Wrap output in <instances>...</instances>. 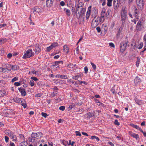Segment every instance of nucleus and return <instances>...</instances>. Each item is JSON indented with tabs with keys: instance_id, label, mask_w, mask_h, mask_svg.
Listing matches in <instances>:
<instances>
[{
	"instance_id": "nucleus-49",
	"label": "nucleus",
	"mask_w": 146,
	"mask_h": 146,
	"mask_svg": "<svg viewBox=\"0 0 146 146\" xmlns=\"http://www.w3.org/2000/svg\"><path fill=\"white\" fill-rule=\"evenodd\" d=\"M30 84L31 87H33L35 85V83L33 80H31L30 81Z\"/></svg>"
},
{
	"instance_id": "nucleus-54",
	"label": "nucleus",
	"mask_w": 146,
	"mask_h": 146,
	"mask_svg": "<svg viewBox=\"0 0 146 146\" xmlns=\"http://www.w3.org/2000/svg\"><path fill=\"white\" fill-rule=\"evenodd\" d=\"M4 137H5V141L6 143L8 142L9 139V137L6 136H5Z\"/></svg>"
},
{
	"instance_id": "nucleus-41",
	"label": "nucleus",
	"mask_w": 146,
	"mask_h": 146,
	"mask_svg": "<svg viewBox=\"0 0 146 146\" xmlns=\"http://www.w3.org/2000/svg\"><path fill=\"white\" fill-rule=\"evenodd\" d=\"M52 48H53L52 47V46L51 45H50V46H49V47H48L46 49V51L47 52H49Z\"/></svg>"
},
{
	"instance_id": "nucleus-23",
	"label": "nucleus",
	"mask_w": 146,
	"mask_h": 146,
	"mask_svg": "<svg viewBox=\"0 0 146 146\" xmlns=\"http://www.w3.org/2000/svg\"><path fill=\"white\" fill-rule=\"evenodd\" d=\"M13 100L15 102L18 103L22 102V99L18 98H14Z\"/></svg>"
},
{
	"instance_id": "nucleus-25",
	"label": "nucleus",
	"mask_w": 146,
	"mask_h": 146,
	"mask_svg": "<svg viewBox=\"0 0 146 146\" xmlns=\"http://www.w3.org/2000/svg\"><path fill=\"white\" fill-rule=\"evenodd\" d=\"M6 68L7 69V71L10 72L11 70L12 65L11 64H7L5 66Z\"/></svg>"
},
{
	"instance_id": "nucleus-34",
	"label": "nucleus",
	"mask_w": 146,
	"mask_h": 146,
	"mask_svg": "<svg viewBox=\"0 0 146 146\" xmlns=\"http://www.w3.org/2000/svg\"><path fill=\"white\" fill-rule=\"evenodd\" d=\"M113 0H107V5L108 6L110 7L111 6Z\"/></svg>"
},
{
	"instance_id": "nucleus-16",
	"label": "nucleus",
	"mask_w": 146,
	"mask_h": 146,
	"mask_svg": "<svg viewBox=\"0 0 146 146\" xmlns=\"http://www.w3.org/2000/svg\"><path fill=\"white\" fill-rule=\"evenodd\" d=\"M18 90L21 93V95L23 96H25L26 94V92L25 89L22 88L20 87L18 88Z\"/></svg>"
},
{
	"instance_id": "nucleus-46",
	"label": "nucleus",
	"mask_w": 146,
	"mask_h": 146,
	"mask_svg": "<svg viewBox=\"0 0 146 146\" xmlns=\"http://www.w3.org/2000/svg\"><path fill=\"white\" fill-rule=\"evenodd\" d=\"M2 72H5L7 71V69L5 67L2 68L1 67Z\"/></svg>"
},
{
	"instance_id": "nucleus-38",
	"label": "nucleus",
	"mask_w": 146,
	"mask_h": 146,
	"mask_svg": "<svg viewBox=\"0 0 146 146\" xmlns=\"http://www.w3.org/2000/svg\"><path fill=\"white\" fill-rule=\"evenodd\" d=\"M93 115V114L91 112L88 113L87 114V117L89 118H90L91 117H92Z\"/></svg>"
},
{
	"instance_id": "nucleus-1",
	"label": "nucleus",
	"mask_w": 146,
	"mask_h": 146,
	"mask_svg": "<svg viewBox=\"0 0 146 146\" xmlns=\"http://www.w3.org/2000/svg\"><path fill=\"white\" fill-rule=\"evenodd\" d=\"M105 11H102L101 13V17L97 18H94L92 21L91 26L92 28H95L100 23H102L105 19Z\"/></svg>"
},
{
	"instance_id": "nucleus-60",
	"label": "nucleus",
	"mask_w": 146,
	"mask_h": 146,
	"mask_svg": "<svg viewBox=\"0 0 146 146\" xmlns=\"http://www.w3.org/2000/svg\"><path fill=\"white\" fill-rule=\"evenodd\" d=\"M21 105L23 106L24 108H25L27 106V105L25 103H23L21 104Z\"/></svg>"
},
{
	"instance_id": "nucleus-32",
	"label": "nucleus",
	"mask_w": 146,
	"mask_h": 146,
	"mask_svg": "<svg viewBox=\"0 0 146 146\" xmlns=\"http://www.w3.org/2000/svg\"><path fill=\"white\" fill-rule=\"evenodd\" d=\"M137 61L136 62V65L137 67H138L139 65L140 62V58L139 57H137Z\"/></svg>"
},
{
	"instance_id": "nucleus-6",
	"label": "nucleus",
	"mask_w": 146,
	"mask_h": 146,
	"mask_svg": "<svg viewBox=\"0 0 146 146\" xmlns=\"http://www.w3.org/2000/svg\"><path fill=\"white\" fill-rule=\"evenodd\" d=\"M134 14L133 16L135 17V18L133 20H131V21L132 22H133L135 24L136 23V22L138 21L139 17L138 14L139 12L137 9L136 8L135 10L134 11Z\"/></svg>"
},
{
	"instance_id": "nucleus-63",
	"label": "nucleus",
	"mask_w": 146,
	"mask_h": 146,
	"mask_svg": "<svg viewBox=\"0 0 146 146\" xmlns=\"http://www.w3.org/2000/svg\"><path fill=\"white\" fill-rule=\"evenodd\" d=\"M60 4L61 6H63L65 5V4L64 1H62L60 2Z\"/></svg>"
},
{
	"instance_id": "nucleus-12",
	"label": "nucleus",
	"mask_w": 146,
	"mask_h": 146,
	"mask_svg": "<svg viewBox=\"0 0 146 146\" xmlns=\"http://www.w3.org/2000/svg\"><path fill=\"white\" fill-rule=\"evenodd\" d=\"M54 0H46V5L47 7H50L53 5Z\"/></svg>"
},
{
	"instance_id": "nucleus-53",
	"label": "nucleus",
	"mask_w": 146,
	"mask_h": 146,
	"mask_svg": "<svg viewBox=\"0 0 146 146\" xmlns=\"http://www.w3.org/2000/svg\"><path fill=\"white\" fill-rule=\"evenodd\" d=\"M65 109V107L64 106H60L59 108V109L61 111H63Z\"/></svg>"
},
{
	"instance_id": "nucleus-30",
	"label": "nucleus",
	"mask_w": 146,
	"mask_h": 146,
	"mask_svg": "<svg viewBox=\"0 0 146 146\" xmlns=\"http://www.w3.org/2000/svg\"><path fill=\"white\" fill-rule=\"evenodd\" d=\"M81 74H79L76 76H73L72 77V78L75 80H77L78 79L79 77H81Z\"/></svg>"
},
{
	"instance_id": "nucleus-26",
	"label": "nucleus",
	"mask_w": 146,
	"mask_h": 146,
	"mask_svg": "<svg viewBox=\"0 0 146 146\" xmlns=\"http://www.w3.org/2000/svg\"><path fill=\"white\" fill-rule=\"evenodd\" d=\"M5 134L9 137L13 134V133L11 131L9 130H7L5 131Z\"/></svg>"
},
{
	"instance_id": "nucleus-51",
	"label": "nucleus",
	"mask_w": 146,
	"mask_h": 146,
	"mask_svg": "<svg viewBox=\"0 0 146 146\" xmlns=\"http://www.w3.org/2000/svg\"><path fill=\"white\" fill-rule=\"evenodd\" d=\"M114 124L117 125H120V123L118 122V120L117 119H115L114 122Z\"/></svg>"
},
{
	"instance_id": "nucleus-42",
	"label": "nucleus",
	"mask_w": 146,
	"mask_h": 146,
	"mask_svg": "<svg viewBox=\"0 0 146 146\" xmlns=\"http://www.w3.org/2000/svg\"><path fill=\"white\" fill-rule=\"evenodd\" d=\"M57 92H53L51 94V97H54L55 96H56L57 95Z\"/></svg>"
},
{
	"instance_id": "nucleus-4",
	"label": "nucleus",
	"mask_w": 146,
	"mask_h": 146,
	"mask_svg": "<svg viewBox=\"0 0 146 146\" xmlns=\"http://www.w3.org/2000/svg\"><path fill=\"white\" fill-rule=\"evenodd\" d=\"M34 55V53L32 51V50L31 49H29L24 53L23 56V59L29 58L33 56Z\"/></svg>"
},
{
	"instance_id": "nucleus-27",
	"label": "nucleus",
	"mask_w": 146,
	"mask_h": 146,
	"mask_svg": "<svg viewBox=\"0 0 146 146\" xmlns=\"http://www.w3.org/2000/svg\"><path fill=\"white\" fill-rule=\"evenodd\" d=\"M19 69V67L17 65H12V67H11V70H18Z\"/></svg>"
},
{
	"instance_id": "nucleus-50",
	"label": "nucleus",
	"mask_w": 146,
	"mask_h": 146,
	"mask_svg": "<svg viewBox=\"0 0 146 146\" xmlns=\"http://www.w3.org/2000/svg\"><path fill=\"white\" fill-rule=\"evenodd\" d=\"M42 95H43V94L41 93H38V94H36V95L35 96V97H41L42 96Z\"/></svg>"
},
{
	"instance_id": "nucleus-43",
	"label": "nucleus",
	"mask_w": 146,
	"mask_h": 146,
	"mask_svg": "<svg viewBox=\"0 0 146 146\" xmlns=\"http://www.w3.org/2000/svg\"><path fill=\"white\" fill-rule=\"evenodd\" d=\"M62 143L65 146L68 145V142L67 141H65L63 140L62 141Z\"/></svg>"
},
{
	"instance_id": "nucleus-35",
	"label": "nucleus",
	"mask_w": 146,
	"mask_h": 146,
	"mask_svg": "<svg viewBox=\"0 0 146 146\" xmlns=\"http://www.w3.org/2000/svg\"><path fill=\"white\" fill-rule=\"evenodd\" d=\"M53 48L58 46V44L57 42H54L52 43L51 45Z\"/></svg>"
},
{
	"instance_id": "nucleus-52",
	"label": "nucleus",
	"mask_w": 146,
	"mask_h": 146,
	"mask_svg": "<svg viewBox=\"0 0 146 146\" xmlns=\"http://www.w3.org/2000/svg\"><path fill=\"white\" fill-rule=\"evenodd\" d=\"M75 106V104H72L71 105H69V107H68L70 109H72Z\"/></svg>"
},
{
	"instance_id": "nucleus-2",
	"label": "nucleus",
	"mask_w": 146,
	"mask_h": 146,
	"mask_svg": "<svg viewBox=\"0 0 146 146\" xmlns=\"http://www.w3.org/2000/svg\"><path fill=\"white\" fill-rule=\"evenodd\" d=\"M42 135V133L41 132L37 133H33L31 135V137L29 138V142H34L36 139H38L40 138Z\"/></svg>"
},
{
	"instance_id": "nucleus-8",
	"label": "nucleus",
	"mask_w": 146,
	"mask_h": 146,
	"mask_svg": "<svg viewBox=\"0 0 146 146\" xmlns=\"http://www.w3.org/2000/svg\"><path fill=\"white\" fill-rule=\"evenodd\" d=\"M127 42H122L120 44V51L122 52H123L125 50L127 45Z\"/></svg>"
},
{
	"instance_id": "nucleus-20",
	"label": "nucleus",
	"mask_w": 146,
	"mask_h": 146,
	"mask_svg": "<svg viewBox=\"0 0 146 146\" xmlns=\"http://www.w3.org/2000/svg\"><path fill=\"white\" fill-rule=\"evenodd\" d=\"M130 125L133 127L135 128L136 129H137L140 131L141 130V128L139 127V126L137 125H135L133 123H130Z\"/></svg>"
},
{
	"instance_id": "nucleus-9",
	"label": "nucleus",
	"mask_w": 146,
	"mask_h": 146,
	"mask_svg": "<svg viewBox=\"0 0 146 146\" xmlns=\"http://www.w3.org/2000/svg\"><path fill=\"white\" fill-rule=\"evenodd\" d=\"M32 10L33 13L34 14H39L41 13L42 11V9L41 8L37 6L34 7Z\"/></svg>"
},
{
	"instance_id": "nucleus-56",
	"label": "nucleus",
	"mask_w": 146,
	"mask_h": 146,
	"mask_svg": "<svg viewBox=\"0 0 146 146\" xmlns=\"http://www.w3.org/2000/svg\"><path fill=\"white\" fill-rule=\"evenodd\" d=\"M41 115L43 117H44L45 118L48 115L46 113L44 112H42L41 113Z\"/></svg>"
},
{
	"instance_id": "nucleus-14",
	"label": "nucleus",
	"mask_w": 146,
	"mask_h": 146,
	"mask_svg": "<svg viewBox=\"0 0 146 146\" xmlns=\"http://www.w3.org/2000/svg\"><path fill=\"white\" fill-rule=\"evenodd\" d=\"M136 29L138 31H140L142 29V24L141 22L139 21L137 23L136 27Z\"/></svg>"
},
{
	"instance_id": "nucleus-55",
	"label": "nucleus",
	"mask_w": 146,
	"mask_h": 146,
	"mask_svg": "<svg viewBox=\"0 0 146 146\" xmlns=\"http://www.w3.org/2000/svg\"><path fill=\"white\" fill-rule=\"evenodd\" d=\"M75 133L77 136H79L80 137L81 136L80 133L79 131H75Z\"/></svg>"
},
{
	"instance_id": "nucleus-29",
	"label": "nucleus",
	"mask_w": 146,
	"mask_h": 146,
	"mask_svg": "<svg viewBox=\"0 0 146 146\" xmlns=\"http://www.w3.org/2000/svg\"><path fill=\"white\" fill-rule=\"evenodd\" d=\"M143 46V43L142 42H139L137 46V48L139 49H140L142 48Z\"/></svg>"
},
{
	"instance_id": "nucleus-5",
	"label": "nucleus",
	"mask_w": 146,
	"mask_h": 146,
	"mask_svg": "<svg viewBox=\"0 0 146 146\" xmlns=\"http://www.w3.org/2000/svg\"><path fill=\"white\" fill-rule=\"evenodd\" d=\"M121 19L123 23L125 22L127 15V10H126L125 8H122L121 12Z\"/></svg>"
},
{
	"instance_id": "nucleus-61",
	"label": "nucleus",
	"mask_w": 146,
	"mask_h": 146,
	"mask_svg": "<svg viewBox=\"0 0 146 146\" xmlns=\"http://www.w3.org/2000/svg\"><path fill=\"white\" fill-rule=\"evenodd\" d=\"M97 104L99 106H102L103 105V104L101 103L99 101L97 103Z\"/></svg>"
},
{
	"instance_id": "nucleus-33",
	"label": "nucleus",
	"mask_w": 146,
	"mask_h": 146,
	"mask_svg": "<svg viewBox=\"0 0 146 146\" xmlns=\"http://www.w3.org/2000/svg\"><path fill=\"white\" fill-rule=\"evenodd\" d=\"M27 145V143L25 141H23L20 143L19 144V146H26Z\"/></svg>"
},
{
	"instance_id": "nucleus-58",
	"label": "nucleus",
	"mask_w": 146,
	"mask_h": 146,
	"mask_svg": "<svg viewBox=\"0 0 146 146\" xmlns=\"http://www.w3.org/2000/svg\"><path fill=\"white\" fill-rule=\"evenodd\" d=\"M84 70L85 71V73L87 74L88 73V68L87 66H85L84 68Z\"/></svg>"
},
{
	"instance_id": "nucleus-21",
	"label": "nucleus",
	"mask_w": 146,
	"mask_h": 146,
	"mask_svg": "<svg viewBox=\"0 0 146 146\" xmlns=\"http://www.w3.org/2000/svg\"><path fill=\"white\" fill-rule=\"evenodd\" d=\"M63 50L67 54L69 52V48L67 45H65L63 46Z\"/></svg>"
},
{
	"instance_id": "nucleus-57",
	"label": "nucleus",
	"mask_w": 146,
	"mask_h": 146,
	"mask_svg": "<svg viewBox=\"0 0 146 146\" xmlns=\"http://www.w3.org/2000/svg\"><path fill=\"white\" fill-rule=\"evenodd\" d=\"M68 66L70 68H73L74 67V65L72 64L71 63H69L68 65Z\"/></svg>"
},
{
	"instance_id": "nucleus-36",
	"label": "nucleus",
	"mask_w": 146,
	"mask_h": 146,
	"mask_svg": "<svg viewBox=\"0 0 146 146\" xmlns=\"http://www.w3.org/2000/svg\"><path fill=\"white\" fill-rule=\"evenodd\" d=\"M143 49V50L141 51L140 53V54L142 56H144V52H146V48L145 47H144Z\"/></svg>"
},
{
	"instance_id": "nucleus-44",
	"label": "nucleus",
	"mask_w": 146,
	"mask_h": 146,
	"mask_svg": "<svg viewBox=\"0 0 146 146\" xmlns=\"http://www.w3.org/2000/svg\"><path fill=\"white\" fill-rule=\"evenodd\" d=\"M91 65H92L93 69L95 70L96 68V67L95 64H94L93 63L91 62L90 63Z\"/></svg>"
},
{
	"instance_id": "nucleus-59",
	"label": "nucleus",
	"mask_w": 146,
	"mask_h": 146,
	"mask_svg": "<svg viewBox=\"0 0 146 146\" xmlns=\"http://www.w3.org/2000/svg\"><path fill=\"white\" fill-rule=\"evenodd\" d=\"M14 85L17 86L20 85L21 83L19 82H15L14 83Z\"/></svg>"
},
{
	"instance_id": "nucleus-7",
	"label": "nucleus",
	"mask_w": 146,
	"mask_h": 146,
	"mask_svg": "<svg viewBox=\"0 0 146 146\" xmlns=\"http://www.w3.org/2000/svg\"><path fill=\"white\" fill-rule=\"evenodd\" d=\"M136 2L138 8L139 9H142L144 5L143 0H136Z\"/></svg>"
},
{
	"instance_id": "nucleus-47",
	"label": "nucleus",
	"mask_w": 146,
	"mask_h": 146,
	"mask_svg": "<svg viewBox=\"0 0 146 146\" xmlns=\"http://www.w3.org/2000/svg\"><path fill=\"white\" fill-rule=\"evenodd\" d=\"M18 79V77H15L12 79L11 82H13L17 80Z\"/></svg>"
},
{
	"instance_id": "nucleus-3",
	"label": "nucleus",
	"mask_w": 146,
	"mask_h": 146,
	"mask_svg": "<svg viewBox=\"0 0 146 146\" xmlns=\"http://www.w3.org/2000/svg\"><path fill=\"white\" fill-rule=\"evenodd\" d=\"M85 12L84 9L80 8L79 6H78L76 9L75 14L77 18H79L81 15L84 14Z\"/></svg>"
},
{
	"instance_id": "nucleus-17",
	"label": "nucleus",
	"mask_w": 146,
	"mask_h": 146,
	"mask_svg": "<svg viewBox=\"0 0 146 146\" xmlns=\"http://www.w3.org/2000/svg\"><path fill=\"white\" fill-rule=\"evenodd\" d=\"M8 94V92L4 90H1L0 91V97H3L6 96Z\"/></svg>"
},
{
	"instance_id": "nucleus-39",
	"label": "nucleus",
	"mask_w": 146,
	"mask_h": 146,
	"mask_svg": "<svg viewBox=\"0 0 146 146\" xmlns=\"http://www.w3.org/2000/svg\"><path fill=\"white\" fill-rule=\"evenodd\" d=\"M135 101L136 104H138L140 106L141 104V102L140 100H139L136 99L135 100Z\"/></svg>"
},
{
	"instance_id": "nucleus-15",
	"label": "nucleus",
	"mask_w": 146,
	"mask_h": 146,
	"mask_svg": "<svg viewBox=\"0 0 146 146\" xmlns=\"http://www.w3.org/2000/svg\"><path fill=\"white\" fill-rule=\"evenodd\" d=\"M141 80L138 76L136 77L134 80V83L135 85H137L140 84Z\"/></svg>"
},
{
	"instance_id": "nucleus-37",
	"label": "nucleus",
	"mask_w": 146,
	"mask_h": 146,
	"mask_svg": "<svg viewBox=\"0 0 146 146\" xmlns=\"http://www.w3.org/2000/svg\"><path fill=\"white\" fill-rule=\"evenodd\" d=\"M63 64V61H56L54 62V66H57L58 64Z\"/></svg>"
},
{
	"instance_id": "nucleus-22",
	"label": "nucleus",
	"mask_w": 146,
	"mask_h": 146,
	"mask_svg": "<svg viewBox=\"0 0 146 146\" xmlns=\"http://www.w3.org/2000/svg\"><path fill=\"white\" fill-rule=\"evenodd\" d=\"M122 29L123 28L122 27H121L119 29L117 34V38H119L120 37L121 35V34Z\"/></svg>"
},
{
	"instance_id": "nucleus-64",
	"label": "nucleus",
	"mask_w": 146,
	"mask_h": 146,
	"mask_svg": "<svg viewBox=\"0 0 146 146\" xmlns=\"http://www.w3.org/2000/svg\"><path fill=\"white\" fill-rule=\"evenodd\" d=\"M143 39L145 43H146V34L144 36Z\"/></svg>"
},
{
	"instance_id": "nucleus-19",
	"label": "nucleus",
	"mask_w": 146,
	"mask_h": 146,
	"mask_svg": "<svg viewBox=\"0 0 146 146\" xmlns=\"http://www.w3.org/2000/svg\"><path fill=\"white\" fill-rule=\"evenodd\" d=\"M55 77L56 78H59L62 79H67L68 78L66 75L60 74H57L56 75Z\"/></svg>"
},
{
	"instance_id": "nucleus-13",
	"label": "nucleus",
	"mask_w": 146,
	"mask_h": 146,
	"mask_svg": "<svg viewBox=\"0 0 146 146\" xmlns=\"http://www.w3.org/2000/svg\"><path fill=\"white\" fill-rule=\"evenodd\" d=\"M35 53L36 54H38L41 51V47L38 44H36L35 46Z\"/></svg>"
},
{
	"instance_id": "nucleus-28",
	"label": "nucleus",
	"mask_w": 146,
	"mask_h": 146,
	"mask_svg": "<svg viewBox=\"0 0 146 146\" xmlns=\"http://www.w3.org/2000/svg\"><path fill=\"white\" fill-rule=\"evenodd\" d=\"M64 11L65 12L66 15L68 16H69L71 14V13L70 10L66 8H64Z\"/></svg>"
},
{
	"instance_id": "nucleus-11",
	"label": "nucleus",
	"mask_w": 146,
	"mask_h": 146,
	"mask_svg": "<svg viewBox=\"0 0 146 146\" xmlns=\"http://www.w3.org/2000/svg\"><path fill=\"white\" fill-rule=\"evenodd\" d=\"M92 10V6H89L88 8V10L86 12V20H88L89 19L90 13H91V11Z\"/></svg>"
},
{
	"instance_id": "nucleus-40",
	"label": "nucleus",
	"mask_w": 146,
	"mask_h": 146,
	"mask_svg": "<svg viewBox=\"0 0 146 146\" xmlns=\"http://www.w3.org/2000/svg\"><path fill=\"white\" fill-rule=\"evenodd\" d=\"M91 139H96L97 141H99L100 140V139L99 137H96V136H91Z\"/></svg>"
},
{
	"instance_id": "nucleus-10",
	"label": "nucleus",
	"mask_w": 146,
	"mask_h": 146,
	"mask_svg": "<svg viewBox=\"0 0 146 146\" xmlns=\"http://www.w3.org/2000/svg\"><path fill=\"white\" fill-rule=\"evenodd\" d=\"M98 11L97 8L96 7H94L92 8V10L91 13H92L91 17L92 18H96L98 14Z\"/></svg>"
},
{
	"instance_id": "nucleus-48",
	"label": "nucleus",
	"mask_w": 146,
	"mask_h": 146,
	"mask_svg": "<svg viewBox=\"0 0 146 146\" xmlns=\"http://www.w3.org/2000/svg\"><path fill=\"white\" fill-rule=\"evenodd\" d=\"M31 79L33 81H36L38 80V79L36 77L34 76H32L31 77Z\"/></svg>"
},
{
	"instance_id": "nucleus-18",
	"label": "nucleus",
	"mask_w": 146,
	"mask_h": 146,
	"mask_svg": "<svg viewBox=\"0 0 146 146\" xmlns=\"http://www.w3.org/2000/svg\"><path fill=\"white\" fill-rule=\"evenodd\" d=\"M129 135L137 139L139 138V135L137 134H136L131 131H129Z\"/></svg>"
},
{
	"instance_id": "nucleus-31",
	"label": "nucleus",
	"mask_w": 146,
	"mask_h": 146,
	"mask_svg": "<svg viewBox=\"0 0 146 146\" xmlns=\"http://www.w3.org/2000/svg\"><path fill=\"white\" fill-rule=\"evenodd\" d=\"M32 73L37 75H39L38 72L35 70H32L29 71V74H31Z\"/></svg>"
},
{
	"instance_id": "nucleus-62",
	"label": "nucleus",
	"mask_w": 146,
	"mask_h": 146,
	"mask_svg": "<svg viewBox=\"0 0 146 146\" xmlns=\"http://www.w3.org/2000/svg\"><path fill=\"white\" fill-rule=\"evenodd\" d=\"M109 45L110 46L112 47H113V48L114 47V46H115L113 44V43H112V42L110 43H109Z\"/></svg>"
},
{
	"instance_id": "nucleus-24",
	"label": "nucleus",
	"mask_w": 146,
	"mask_h": 146,
	"mask_svg": "<svg viewBox=\"0 0 146 146\" xmlns=\"http://www.w3.org/2000/svg\"><path fill=\"white\" fill-rule=\"evenodd\" d=\"M10 137L12 139V141H17V139L16 136L13 134Z\"/></svg>"
},
{
	"instance_id": "nucleus-45",
	"label": "nucleus",
	"mask_w": 146,
	"mask_h": 146,
	"mask_svg": "<svg viewBox=\"0 0 146 146\" xmlns=\"http://www.w3.org/2000/svg\"><path fill=\"white\" fill-rule=\"evenodd\" d=\"M1 43H4L5 42L7 41V39L5 38H3L2 39H1Z\"/></svg>"
}]
</instances>
